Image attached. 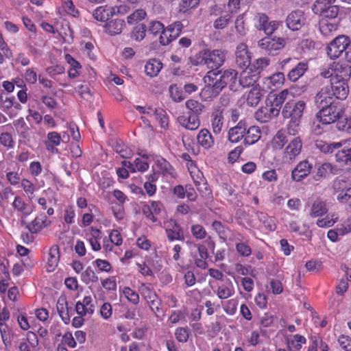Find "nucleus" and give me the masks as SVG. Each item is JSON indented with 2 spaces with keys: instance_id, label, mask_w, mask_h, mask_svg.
<instances>
[{
  "instance_id": "f257e3e1",
  "label": "nucleus",
  "mask_w": 351,
  "mask_h": 351,
  "mask_svg": "<svg viewBox=\"0 0 351 351\" xmlns=\"http://www.w3.org/2000/svg\"><path fill=\"white\" fill-rule=\"evenodd\" d=\"M202 60L198 63L205 64L208 68L215 70L219 68L223 64L226 55L223 51L220 49L204 50L200 52Z\"/></svg>"
},
{
  "instance_id": "f03ea898",
  "label": "nucleus",
  "mask_w": 351,
  "mask_h": 351,
  "mask_svg": "<svg viewBox=\"0 0 351 351\" xmlns=\"http://www.w3.org/2000/svg\"><path fill=\"white\" fill-rule=\"evenodd\" d=\"M253 23L257 30L263 31L267 36H271L276 29L282 26V22L270 21L267 14L261 12H256L254 14Z\"/></svg>"
},
{
  "instance_id": "7ed1b4c3",
  "label": "nucleus",
  "mask_w": 351,
  "mask_h": 351,
  "mask_svg": "<svg viewBox=\"0 0 351 351\" xmlns=\"http://www.w3.org/2000/svg\"><path fill=\"white\" fill-rule=\"evenodd\" d=\"M286 40L283 38L267 36L258 42V47L265 53L276 55L285 47Z\"/></svg>"
},
{
  "instance_id": "20e7f679",
  "label": "nucleus",
  "mask_w": 351,
  "mask_h": 351,
  "mask_svg": "<svg viewBox=\"0 0 351 351\" xmlns=\"http://www.w3.org/2000/svg\"><path fill=\"white\" fill-rule=\"evenodd\" d=\"M189 249V256L195 265L202 269H206L208 266L207 263L208 253L206 246L204 244H191Z\"/></svg>"
},
{
  "instance_id": "39448f33",
  "label": "nucleus",
  "mask_w": 351,
  "mask_h": 351,
  "mask_svg": "<svg viewBox=\"0 0 351 351\" xmlns=\"http://www.w3.org/2000/svg\"><path fill=\"white\" fill-rule=\"evenodd\" d=\"M127 13V7L122 6H113L108 7L107 5H102L97 7L94 11L93 16L94 19L99 21H106L110 18L115 14H125Z\"/></svg>"
},
{
  "instance_id": "423d86ee",
  "label": "nucleus",
  "mask_w": 351,
  "mask_h": 351,
  "mask_svg": "<svg viewBox=\"0 0 351 351\" xmlns=\"http://www.w3.org/2000/svg\"><path fill=\"white\" fill-rule=\"evenodd\" d=\"M305 107L306 103L304 101H287L282 109V114L285 119L301 120Z\"/></svg>"
},
{
  "instance_id": "0eeeda50",
  "label": "nucleus",
  "mask_w": 351,
  "mask_h": 351,
  "mask_svg": "<svg viewBox=\"0 0 351 351\" xmlns=\"http://www.w3.org/2000/svg\"><path fill=\"white\" fill-rule=\"evenodd\" d=\"M138 292L142 297L146 300L147 303L149 305L152 310L156 313L160 310V302L158 300V296L152 287L151 285L141 283L138 287Z\"/></svg>"
},
{
  "instance_id": "6e6552de",
  "label": "nucleus",
  "mask_w": 351,
  "mask_h": 351,
  "mask_svg": "<svg viewBox=\"0 0 351 351\" xmlns=\"http://www.w3.org/2000/svg\"><path fill=\"white\" fill-rule=\"evenodd\" d=\"M348 42V36L344 35L337 36L327 47L328 56L332 60L339 58L342 53L345 52Z\"/></svg>"
},
{
  "instance_id": "1a4fd4ad",
  "label": "nucleus",
  "mask_w": 351,
  "mask_h": 351,
  "mask_svg": "<svg viewBox=\"0 0 351 351\" xmlns=\"http://www.w3.org/2000/svg\"><path fill=\"white\" fill-rule=\"evenodd\" d=\"M319 112L317 119L323 125H328L334 123L341 118V110L334 104L324 108H319Z\"/></svg>"
},
{
  "instance_id": "9d476101",
  "label": "nucleus",
  "mask_w": 351,
  "mask_h": 351,
  "mask_svg": "<svg viewBox=\"0 0 351 351\" xmlns=\"http://www.w3.org/2000/svg\"><path fill=\"white\" fill-rule=\"evenodd\" d=\"M237 74L238 73L234 69L224 71L220 77L215 80L217 88L222 90L228 86L231 90H236L238 87Z\"/></svg>"
},
{
  "instance_id": "9b49d317",
  "label": "nucleus",
  "mask_w": 351,
  "mask_h": 351,
  "mask_svg": "<svg viewBox=\"0 0 351 351\" xmlns=\"http://www.w3.org/2000/svg\"><path fill=\"white\" fill-rule=\"evenodd\" d=\"M211 74L217 75L218 73L215 71H210L208 73V75L204 77V81L207 84L205 87L201 90L200 96L204 100H209L213 97L218 95L219 92L221 90L220 88H217L215 86V82H213Z\"/></svg>"
},
{
  "instance_id": "f8f14e48",
  "label": "nucleus",
  "mask_w": 351,
  "mask_h": 351,
  "mask_svg": "<svg viewBox=\"0 0 351 351\" xmlns=\"http://www.w3.org/2000/svg\"><path fill=\"white\" fill-rule=\"evenodd\" d=\"M313 164L307 160H304L298 163L291 171V177L295 182H300L306 178L311 172Z\"/></svg>"
},
{
  "instance_id": "ddd939ff",
  "label": "nucleus",
  "mask_w": 351,
  "mask_h": 351,
  "mask_svg": "<svg viewBox=\"0 0 351 351\" xmlns=\"http://www.w3.org/2000/svg\"><path fill=\"white\" fill-rule=\"evenodd\" d=\"M259 78L257 71H254L252 67L247 66L241 71L239 77V85L243 88H252L256 84Z\"/></svg>"
},
{
  "instance_id": "4468645a",
  "label": "nucleus",
  "mask_w": 351,
  "mask_h": 351,
  "mask_svg": "<svg viewBox=\"0 0 351 351\" xmlns=\"http://www.w3.org/2000/svg\"><path fill=\"white\" fill-rule=\"evenodd\" d=\"M330 92L339 99H345L349 93L347 80H339L337 78L330 79Z\"/></svg>"
},
{
  "instance_id": "2eb2a0df",
  "label": "nucleus",
  "mask_w": 351,
  "mask_h": 351,
  "mask_svg": "<svg viewBox=\"0 0 351 351\" xmlns=\"http://www.w3.org/2000/svg\"><path fill=\"white\" fill-rule=\"evenodd\" d=\"M278 114V108H274L270 103H267L255 112V118L261 123H267Z\"/></svg>"
},
{
  "instance_id": "dca6fc26",
  "label": "nucleus",
  "mask_w": 351,
  "mask_h": 351,
  "mask_svg": "<svg viewBox=\"0 0 351 351\" xmlns=\"http://www.w3.org/2000/svg\"><path fill=\"white\" fill-rule=\"evenodd\" d=\"M350 232H351L350 217L339 223L335 229L330 230L327 236L331 241L335 242L339 240V237H343Z\"/></svg>"
},
{
  "instance_id": "f3484780",
  "label": "nucleus",
  "mask_w": 351,
  "mask_h": 351,
  "mask_svg": "<svg viewBox=\"0 0 351 351\" xmlns=\"http://www.w3.org/2000/svg\"><path fill=\"white\" fill-rule=\"evenodd\" d=\"M306 18L304 12L300 10L290 13L287 17L286 23L289 29L298 30L305 23Z\"/></svg>"
},
{
  "instance_id": "a211bd4d",
  "label": "nucleus",
  "mask_w": 351,
  "mask_h": 351,
  "mask_svg": "<svg viewBox=\"0 0 351 351\" xmlns=\"http://www.w3.org/2000/svg\"><path fill=\"white\" fill-rule=\"evenodd\" d=\"M302 147V143L300 138H294L285 148L284 158L289 161L294 160L300 154Z\"/></svg>"
},
{
  "instance_id": "6ab92c4d",
  "label": "nucleus",
  "mask_w": 351,
  "mask_h": 351,
  "mask_svg": "<svg viewBox=\"0 0 351 351\" xmlns=\"http://www.w3.org/2000/svg\"><path fill=\"white\" fill-rule=\"evenodd\" d=\"M189 171L197 190L206 194L208 191V189L203 173L195 165L189 166Z\"/></svg>"
},
{
  "instance_id": "aec40b11",
  "label": "nucleus",
  "mask_w": 351,
  "mask_h": 351,
  "mask_svg": "<svg viewBox=\"0 0 351 351\" xmlns=\"http://www.w3.org/2000/svg\"><path fill=\"white\" fill-rule=\"evenodd\" d=\"M179 124L186 130H195L200 126V119L197 114L187 113L178 117Z\"/></svg>"
},
{
  "instance_id": "412c9836",
  "label": "nucleus",
  "mask_w": 351,
  "mask_h": 351,
  "mask_svg": "<svg viewBox=\"0 0 351 351\" xmlns=\"http://www.w3.org/2000/svg\"><path fill=\"white\" fill-rule=\"evenodd\" d=\"M236 62L238 66H248L251 61V56L246 44L240 43L237 45L236 53Z\"/></svg>"
},
{
  "instance_id": "4be33fe9",
  "label": "nucleus",
  "mask_w": 351,
  "mask_h": 351,
  "mask_svg": "<svg viewBox=\"0 0 351 351\" xmlns=\"http://www.w3.org/2000/svg\"><path fill=\"white\" fill-rule=\"evenodd\" d=\"M21 223L23 225L25 224V227L29 232L37 233L43 228L49 226L51 224V221L47 219L45 215H40L28 223H26L24 220L22 219Z\"/></svg>"
},
{
  "instance_id": "5701e85b",
  "label": "nucleus",
  "mask_w": 351,
  "mask_h": 351,
  "mask_svg": "<svg viewBox=\"0 0 351 351\" xmlns=\"http://www.w3.org/2000/svg\"><path fill=\"white\" fill-rule=\"evenodd\" d=\"M62 141L61 134L57 132H49L47 134V138L44 141V144L47 150L53 154L59 152L58 146L60 145Z\"/></svg>"
},
{
  "instance_id": "b1692460",
  "label": "nucleus",
  "mask_w": 351,
  "mask_h": 351,
  "mask_svg": "<svg viewBox=\"0 0 351 351\" xmlns=\"http://www.w3.org/2000/svg\"><path fill=\"white\" fill-rule=\"evenodd\" d=\"M315 103L318 108L331 106L334 103V96L328 88H322L315 97Z\"/></svg>"
},
{
  "instance_id": "393cba45",
  "label": "nucleus",
  "mask_w": 351,
  "mask_h": 351,
  "mask_svg": "<svg viewBox=\"0 0 351 351\" xmlns=\"http://www.w3.org/2000/svg\"><path fill=\"white\" fill-rule=\"evenodd\" d=\"M346 141L340 142L327 143L322 140H316L315 141V147L316 149H317L323 154H328L332 153L335 150L343 147V145H346Z\"/></svg>"
},
{
  "instance_id": "a878e982",
  "label": "nucleus",
  "mask_w": 351,
  "mask_h": 351,
  "mask_svg": "<svg viewBox=\"0 0 351 351\" xmlns=\"http://www.w3.org/2000/svg\"><path fill=\"white\" fill-rule=\"evenodd\" d=\"M334 77L339 80L348 81L351 76V64L336 63L333 65Z\"/></svg>"
},
{
  "instance_id": "bb28decb",
  "label": "nucleus",
  "mask_w": 351,
  "mask_h": 351,
  "mask_svg": "<svg viewBox=\"0 0 351 351\" xmlns=\"http://www.w3.org/2000/svg\"><path fill=\"white\" fill-rule=\"evenodd\" d=\"M246 130L245 123L240 121L237 125L231 128L228 131V139L231 143H237L239 142L243 137Z\"/></svg>"
},
{
  "instance_id": "cd10ccee",
  "label": "nucleus",
  "mask_w": 351,
  "mask_h": 351,
  "mask_svg": "<svg viewBox=\"0 0 351 351\" xmlns=\"http://www.w3.org/2000/svg\"><path fill=\"white\" fill-rule=\"evenodd\" d=\"M12 207L15 211L21 215L22 218L27 217L32 213L31 206L19 195L14 197Z\"/></svg>"
},
{
  "instance_id": "c85d7f7f",
  "label": "nucleus",
  "mask_w": 351,
  "mask_h": 351,
  "mask_svg": "<svg viewBox=\"0 0 351 351\" xmlns=\"http://www.w3.org/2000/svg\"><path fill=\"white\" fill-rule=\"evenodd\" d=\"M284 82V73L282 72H278L264 79L263 88H266L267 90H274L282 85Z\"/></svg>"
},
{
  "instance_id": "c756f323",
  "label": "nucleus",
  "mask_w": 351,
  "mask_h": 351,
  "mask_svg": "<svg viewBox=\"0 0 351 351\" xmlns=\"http://www.w3.org/2000/svg\"><path fill=\"white\" fill-rule=\"evenodd\" d=\"M101 237V231L93 227H90L86 233V238L88 241L93 251H99L101 250L99 241Z\"/></svg>"
},
{
  "instance_id": "7c9ffc66",
  "label": "nucleus",
  "mask_w": 351,
  "mask_h": 351,
  "mask_svg": "<svg viewBox=\"0 0 351 351\" xmlns=\"http://www.w3.org/2000/svg\"><path fill=\"white\" fill-rule=\"evenodd\" d=\"M293 97V92L292 89H285L276 95L273 101L269 102L274 108H278V111L280 113L282 104L285 101H291V100Z\"/></svg>"
},
{
  "instance_id": "2f4dec72",
  "label": "nucleus",
  "mask_w": 351,
  "mask_h": 351,
  "mask_svg": "<svg viewBox=\"0 0 351 351\" xmlns=\"http://www.w3.org/2000/svg\"><path fill=\"white\" fill-rule=\"evenodd\" d=\"M262 93L259 86H253L247 93L243 95L250 106H256L261 101Z\"/></svg>"
},
{
  "instance_id": "473e14b6",
  "label": "nucleus",
  "mask_w": 351,
  "mask_h": 351,
  "mask_svg": "<svg viewBox=\"0 0 351 351\" xmlns=\"http://www.w3.org/2000/svg\"><path fill=\"white\" fill-rule=\"evenodd\" d=\"M197 143L204 149H209L214 145L215 141L210 132L206 128L202 129L197 135Z\"/></svg>"
},
{
  "instance_id": "72a5a7b5",
  "label": "nucleus",
  "mask_w": 351,
  "mask_h": 351,
  "mask_svg": "<svg viewBox=\"0 0 351 351\" xmlns=\"http://www.w3.org/2000/svg\"><path fill=\"white\" fill-rule=\"evenodd\" d=\"M306 342V338L300 335L296 334L286 338V343L289 351L300 350L303 344Z\"/></svg>"
},
{
  "instance_id": "f704fd0d",
  "label": "nucleus",
  "mask_w": 351,
  "mask_h": 351,
  "mask_svg": "<svg viewBox=\"0 0 351 351\" xmlns=\"http://www.w3.org/2000/svg\"><path fill=\"white\" fill-rule=\"evenodd\" d=\"M328 209L326 202L322 199L314 201L311 206L309 215L311 217H320L327 213Z\"/></svg>"
},
{
  "instance_id": "c9c22d12",
  "label": "nucleus",
  "mask_w": 351,
  "mask_h": 351,
  "mask_svg": "<svg viewBox=\"0 0 351 351\" xmlns=\"http://www.w3.org/2000/svg\"><path fill=\"white\" fill-rule=\"evenodd\" d=\"M261 136V132L258 126H251L246 129L244 138L245 145H251L256 143Z\"/></svg>"
},
{
  "instance_id": "e433bc0d",
  "label": "nucleus",
  "mask_w": 351,
  "mask_h": 351,
  "mask_svg": "<svg viewBox=\"0 0 351 351\" xmlns=\"http://www.w3.org/2000/svg\"><path fill=\"white\" fill-rule=\"evenodd\" d=\"M158 173L163 176L170 175L173 176V169L170 163L165 158L157 157L155 160V167H154Z\"/></svg>"
},
{
  "instance_id": "4c0bfd02",
  "label": "nucleus",
  "mask_w": 351,
  "mask_h": 351,
  "mask_svg": "<svg viewBox=\"0 0 351 351\" xmlns=\"http://www.w3.org/2000/svg\"><path fill=\"white\" fill-rule=\"evenodd\" d=\"M59 247L57 245H53L50 247L47 258V271H53L58 266L59 262Z\"/></svg>"
},
{
  "instance_id": "58836bf2",
  "label": "nucleus",
  "mask_w": 351,
  "mask_h": 351,
  "mask_svg": "<svg viewBox=\"0 0 351 351\" xmlns=\"http://www.w3.org/2000/svg\"><path fill=\"white\" fill-rule=\"evenodd\" d=\"M287 229L300 236H305L307 237H310L311 232L308 230V226L306 224H303L302 226L299 221L290 220L287 225Z\"/></svg>"
},
{
  "instance_id": "ea45409f",
  "label": "nucleus",
  "mask_w": 351,
  "mask_h": 351,
  "mask_svg": "<svg viewBox=\"0 0 351 351\" xmlns=\"http://www.w3.org/2000/svg\"><path fill=\"white\" fill-rule=\"evenodd\" d=\"M165 232L170 241H182L184 239L182 228L177 223H174L171 228H166Z\"/></svg>"
},
{
  "instance_id": "a19ab883",
  "label": "nucleus",
  "mask_w": 351,
  "mask_h": 351,
  "mask_svg": "<svg viewBox=\"0 0 351 351\" xmlns=\"http://www.w3.org/2000/svg\"><path fill=\"white\" fill-rule=\"evenodd\" d=\"M210 122L213 132L216 134H219L223 126V117L222 111L217 110L213 112L211 115Z\"/></svg>"
},
{
  "instance_id": "79ce46f5",
  "label": "nucleus",
  "mask_w": 351,
  "mask_h": 351,
  "mask_svg": "<svg viewBox=\"0 0 351 351\" xmlns=\"http://www.w3.org/2000/svg\"><path fill=\"white\" fill-rule=\"evenodd\" d=\"M125 26V21L123 19H114L108 22L105 25L106 32L110 35H117L122 32Z\"/></svg>"
},
{
  "instance_id": "37998d69",
  "label": "nucleus",
  "mask_w": 351,
  "mask_h": 351,
  "mask_svg": "<svg viewBox=\"0 0 351 351\" xmlns=\"http://www.w3.org/2000/svg\"><path fill=\"white\" fill-rule=\"evenodd\" d=\"M315 12H319L324 17L323 19H328L330 21L336 18L339 12V7L334 5H325L322 7V9L315 8Z\"/></svg>"
},
{
  "instance_id": "c03bdc74",
  "label": "nucleus",
  "mask_w": 351,
  "mask_h": 351,
  "mask_svg": "<svg viewBox=\"0 0 351 351\" xmlns=\"http://www.w3.org/2000/svg\"><path fill=\"white\" fill-rule=\"evenodd\" d=\"M308 69V64L306 62H298L288 73V78L295 82L301 77Z\"/></svg>"
},
{
  "instance_id": "a18cd8bd",
  "label": "nucleus",
  "mask_w": 351,
  "mask_h": 351,
  "mask_svg": "<svg viewBox=\"0 0 351 351\" xmlns=\"http://www.w3.org/2000/svg\"><path fill=\"white\" fill-rule=\"evenodd\" d=\"M319 28L322 35L329 36L337 30V25L328 19H322L319 23Z\"/></svg>"
},
{
  "instance_id": "49530a36",
  "label": "nucleus",
  "mask_w": 351,
  "mask_h": 351,
  "mask_svg": "<svg viewBox=\"0 0 351 351\" xmlns=\"http://www.w3.org/2000/svg\"><path fill=\"white\" fill-rule=\"evenodd\" d=\"M335 154L336 161L343 165H351V147L344 146Z\"/></svg>"
},
{
  "instance_id": "de8ad7c7",
  "label": "nucleus",
  "mask_w": 351,
  "mask_h": 351,
  "mask_svg": "<svg viewBox=\"0 0 351 351\" xmlns=\"http://www.w3.org/2000/svg\"><path fill=\"white\" fill-rule=\"evenodd\" d=\"M234 288L231 281L227 284H223L218 287L216 294L221 300L230 298L234 294Z\"/></svg>"
},
{
  "instance_id": "09e8293b",
  "label": "nucleus",
  "mask_w": 351,
  "mask_h": 351,
  "mask_svg": "<svg viewBox=\"0 0 351 351\" xmlns=\"http://www.w3.org/2000/svg\"><path fill=\"white\" fill-rule=\"evenodd\" d=\"M161 69L162 63L156 59L149 60L145 66V71L150 77L156 76Z\"/></svg>"
},
{
  "instance_id": "8fccbe9b",
  "label": "nucleus",
  "mask_w": 351,
  "mask_h": 351,
  "mask_svg": "<svg viewBox=\"0 0 351 351\" xmlns=\"http://www.w3.org/2000/svg\"><path fill=\"white\" fill-rule=\"evenodd\" d=\"M57 311L63 322L68 324L70 322V316L67 303L65 299H59L57 304Z\"/></svg>"
},
{
  "instance_id": "3c124183",
  "label": "nucleus",
  "mask_w": 351,
  "mask_h": 351,
  "mask_svg": "<svg viewBox=\"0 0 351 351\" xmlns=\"http://www.w3.org/2000/svg\"><path fill=\"white\" fill-rule=\"evenodd\" d=\"M114 150L123 158H130L133 155L132 150L121 141H116L113 145Z\"/></svg>"
},
{
  "instance_id": "603ef678",
  "label": "nucleus",
  "mask_w": 351,
  "mask_h": 351,
  "mask_svg": "<svg viewBox=\"0 0 351 351\" xmlns=\"http://www.w3.org/2000/svg\"><path fill=\"white\" fill-rule=\"evenodd\" d=\"M287 139L285 132L280 130L274 135L271 141V147L274 149L280 150L287 143Z\"/></svg>"
},
{
  "instance_id": "864d4df0",
  "label": "nucleus",
  "mask_w": 351,
  "mask_h": 351,
  "mask_svg": "<svg viewBox=\"0 0 351 351\" xmlns=\"http://www.w3.org/2000/svg\"><path fill=\"white\" fill-rule=\"evenodd\" d=\"M185 106L186 108L189 110L188 113L197 114V117L202 114L204 109V106L202 104L194 99L187 100L185 103Z\"/></svg>"
},
{
  "instance_id": "5fc2aeb1",
  "label": "nucleus",
  "mask_w": 351,
  "mask_h": 351,
  "mask_svg": "<svg viewBox=\"0 0 351 351\" xmlns=\"http://www.w3.org/2000/svg\"><path fill=\"white\" fill-rule=\"evenodd\" d=\"M158 121L161 128L167 130L169 125V117L165 110L162 108H155L154 115Z\"/></svg>"
},
{
  "instance_id": "6e6d98bb",
  "label": "nucleus",
  "mask_w": 351,
  "mask_h": 351,
  "mask_svg": "<svg viewBox=\"0 0 351 351\" xmlns=\"http://www.w3.org/2000/svg\"><path fill=\"white\" fill-rule=\"evenodd\" d=\"M82 280L86 283L88 284L90 282H96L98 281L99 278L95 274V271L90 267H88L81 274Z\"/></svg>"
},
{
  "instance_id": "4d7b16f0",
  "label": "nucleus",
  "mask_w": 351,
  "mask_h": 351,
  "mask_svg": "<svg viewBox=\"0 0 351 351\" xmlns=\"http://www.w3.org/2000/svg\"><path fill=\"white\" fill-rule=\"evenodd\" d=\"M0 144L7 149H12L15 145L13 136L10 132H1L0 134Z\"/></svg>"
},
{
  "instance_id": "13d9d810",
  "label": "nucleus",
  "mask_w": 351,
  "mask_h": 351,
  "mask_svg": "<svg viewBox=\"0 0 351 351\" xmlns=\"http://www.w3.org/2000/svg\"><path fill=\"white\" fill-rule=\"evenodd\" d=\"M337 199L341 204H347L351 209V187L339 192Z\"/></svg>"
},
{
  "instance_id": "bf43d9fd",
  "label": "nucleus",
  "mask_w": 351,
  "mask_h": 351,
  "mask_svg": "<svg viewBox=\"0 0 351 351\" xmlns=\"http://www.w3.org/2000/svg\"><path fill=\"white\" fill-rule=\"evenodd\" d=\"M190 336V331L187 326L178 327L175 330L176 339L180 343L188 341Z\"/></svg>"
},
{
  "instance_id": "052dcab7",
  "label": "nucleus",
  "mask_w": 351,
  "mask_h": 351,
  "mask_svg": "<svg viewBox=\"0 0 351 351\" xmlns=\"http://www.w3.org/2000/svg\"><path fill=\"white\" fill-rule=\"evenodd\" d=\"M333 171V166L329 162H324L321 165L317 170L315 180H318L319 178H325Z\"/></svg>"
},
{
  "instance_id": "680f3d73",
  "label": "nucleus",
  "mask_w": 351,
  "mask_h": 351,
  "mask_svg": "<svg viewBox=\"0 0 351 351\" xmlns=\"http://www.w3.org/2000/svg\"><path fill=\"white\" fill-rule=\"evenodd\" d=\"M149 156L147 154H143L141 158L134 160L136 171L144 172L149 169Z\"/></svg>"
},
{
  "instance_id": "e2e57ef3",
  "label": "nucleus",
  "mask_w": 351,
  "mask_h": 351,
  "mask_svg": "<svg viewBox=\"0 0 351 351\" xmlns=\"http://www.w3.org/2000/svg\"><path fill=\"white\" fill-rule=\"evenodd\" d=\"M146 26L143 23L135 26L132 32V38L136 41H141L145 36Z\"/></svg>"
},
{
  "instance_id": "0e129e2a",
  "label": "nucleus",
  "mask_w": 351,
  "mask_h": 351,
  "mask_svg": "<svg viewBox=\"0 0 351 351\" xmlns=\"http://www.w3.org/2000/svg\"><path fill=\"white\" fill-rule=\"evenodd\" d=\"M146 15V12L144 10L138 9L127 17V22L130 25H133L144 19Z\"/></svg>"
},
{
  "instance_id": "69168bd1",
  "label": "nucleus",
  "mask_w": 351,
  "mask_h": 351,
  "mask_svg": "<svg viewBox=\"0 0 351 351\" xmlns=\"http://www.w3.org/2000/svg\"><path fill=\"white\" fill-rule=\"evenodd\" d=\"M0 334L5 347L9 348L11 346L10 329L7 324L0 326Z\"/></svg>"
},
{
  "instance_id": "338daca9",
  "label": "nucleus",
  "mask_w": 351,
  "mask_h": 351,
  "mask_svg": "<svg viewBox=\"0 0 351 351\" xmlns=\"http://www.w3.org/2000/svg\"><path fill=\"white\" fill-rule=\"evenodd\" d=\"M337 221V217L335 214L327 215L324 218L319 219L316 224L320 228H329L332 226Z\"/></svg>"
},
{
  "instance_id": "774afa93",
  "label": "nucleus",
  "mask_w": 351,
  "mask_h": 351,
  "mask_svg": "<svg viewBox=\"0 0 351 351\" xmlns=\"http://www.w3.org/2000/svg\"><path fill=\"white\" fill-rule=\"evenodd\" d=\"M14 98L10 97L7 94L0 95V108L2 111L6 112L14 105Z\"/></svg>"
}]
</instances>
